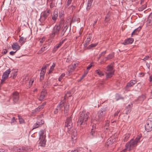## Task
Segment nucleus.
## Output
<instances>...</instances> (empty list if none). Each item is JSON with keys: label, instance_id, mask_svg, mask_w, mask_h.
<instances>
[{"label": "nucleus", "instance_id": "obj_1", "mask_svg": "<svg viewBox=\"0 0 152 152\" xmlns=\"http://www.w3.org/2000/svg\"><path fill=\"white\" fill-rule=\"evenodd\" d=\"M73 124L72 121L71 117H68L65 122V129H67V132L69 133L70 132H72L71 138L72 140H75L77 138V130L76 129H74L72 131H71L72 128L73 127Z\"/></svg>", "mask_w": 152, "mask_h": 152}, {"label": "nucleus", "instance_id": "obj_2", "mask_svg": "<svg viewBox=\"0 0 152 152\" xmlns=\"http://www.w3.org/2000/svg\"><path fill=\"white\" fill-rule=\"evenodd\" d=\"M142 135L140 134L134 139H132L126 145V148L123 150V152H125L127 150L130 151L134 148L136 147L138 143L140 142V139L141 138Z\"/></svg>", "mask_w": 152, "mask_h": 152}, {"label": "nucleus", "instance_id": "obj_3", "mask_svg": "<svg viewBox=\"0 0 152 152\" xmlns=\"http://www.w3.org/2000/svg\"><path fill=\"white\" fill-rule=\"evenodd\" d=\"M89 113L83 111L80 113L77 121V124L81 125L86 124V121L89 118Z\"/></svg>", "mask_w": 152, "mask_h": 152}, {"label": "nucleus", "instance_id": "obj_4", "mask_svg": "<svg viewBox=\"0 0 152 152\" xmlns=\"http://www.w3.org/2000/svg\"><path fill=\"white\" fill-rule=\"evenodd\" d=\"M61 30V26L59 24H56L53 27L51 34L50 35V37L51 39H53L55 36L58 37L59 31Z\"/></svg>", "mask_w": 152, "mask_h": 152}, {"label": "nucleus", "instance_id": "obj_5", "mask_svg": "<svg viewBox=\"0 0 152 152\" xmlns=\"http://www.w3.org/2000/svg\"><path fill=\"white\" fill-rule=\"evenodd\" d=\"M114 63H112L110 65H108L106 67V77L110 78L114 74V71L113 67Z\"/></svg>", "mask_w": 152, "mask_h": 152}, {"label": "nucleus", "instance_id": "obj_6", "mask_svg": "<svg viewBox=\"0 0 152 152\" xmlns=\"http://www.w3.org/2000/svg\"><path fill=\"white\" fill-rule=\"evenodd\" d=\"M107 107H103L102 108L98 115V119L99 120H102L107 113Z\"/></svg>", "mask_w": 152, "mask_h": 152}, {"label": "nucleus", "instance_id": "obj_7", "mask_svg": "<svg viewBox=\"0 0 152 152\" xmlns=\"http://www.w3.org/2000/svg\"><path fill=\"white\" fill-rule=\"evenodd\" d=\"M51 11L49 10H47L46 11L42 12L41 14L40 19L42 21H45L49 15Z\"/></svg>", "mask_w": 152, "mask_h": 152}, {"label": "nucleus", "instance_id": "obj_8", "mask_svg": "<svg viewBox=\"0 0 152 152\" xmlns=\"http://www.w3.org/2000/svg\"><path fill=\"white\" fill-rule=\"evenodd\" d=\"M19 94L17 92H15L12 94V98L13 101V104H15L17 103L19 99Z\"/></svg>", "mask_w": 152, "mask_h": 152}, {"label": "nucleus", "instance_id": "obj_9", "mask_svg": "<svg viewBox=\"0 0 152 152\" xmlns=\"http://www.w3.org/2000/svg\"><path fill=\"white\" fill-rule=\"evenodd\" d=\"M13 149L15 151H31L32 150L31 148L27 146L22 147L21 148H18L16 147H14L13 148Z\"/></svg>", "mask_w": 152, "mask_h": 152}, {"label": "nucleus", "instance_id": "obj_10", "mask_svg": "<svg viewBox=\"0 0 152 152\" xmlns=\"http://www.w3.org/2000/svg\"><path fill=\"white\" fill-rule=\"evenodd\" d=\"M145 130L148 132L152 130V121L148 119L145 127Z\"/></svg>", "mask_w": 152, "mask_h": 152}, {"label": "nucleus", "instance_id": "obj_11", "mask_svg": "<svg viewBox=\"0 0 152 152\" xmlns=\"http://www.w3.org/2000/svg\"><path fill=\"white\" fill-rule=\"evenodd\" d=\"M10 69H9L3 73L2 76V79L1 80L2 83L4 82L6 79L8 78L9 75L10 73Z\"/></svg>", "mask_w": 152, "mask_h": 152}, {"label": "nucleus", "instance_id": "obj_12", "mask_svg": "<svg viewBox=\"0 0 152 152\" xmlns=\"http://www.w3.org/2000/svg\"><path fill=\"white\" fill-rule=\"evenodd\" d=\"M44 121L41 120V119L37 121L35 124L34 126L33 129L37 128L40 126L41 125L44 123Z\"/></svg>", "mask_w": 152, "mask_h": 152}, {"label": "nucleus", "instance_id": "obj_13", "mask_svg": "<svg viewBox=\"0 0 152 152\" xmlns=\"http://www.w3.org/2000/svg\"><path fill=\"white\" fill-rule=\"evenodd\" d=\"M45 130H41L39 132V139L45 138L46 136Z\"/></svg>", "mask_w": 152, "mask_h": 152}, {"label": "nucleus", "instance_id": "obj_14", "mask_svg": "<svg viewBox=\"0 0 152 152\" xmlns=\"http://www.w3.org/2000/svg\"><path fill=\"white\" fill-rule=\"evenodd\" d=\"M134 41V39L132 38H129L125 40L122 44L124 45H126L130 44L132 43Z\"/></svg>", "mask_w": 152, "mask_h": 152}, {"label": "nucleus", "instance_id": "obj_15", "mask_svg": "<svg viewBox=\"0 0 152 152\" xmlns=\"http://www.w3.org/2000/svg\"><path fill=\"white\" fill-rule=\"evenodd\" d=\"M12 47L13 50H16V51L19 50L20 48L18 44L16 42L13 43Z\"/></svg>", "mask_w": 152, "mask_h": 152}, {"label": "nucleus", "instance_id": "obj_16", "mask_svg": "<svg viewBox=\"0 0 152 152\" xmlns=\"http://www.w3.org/2000/svg\"><path fill=\"white\" fill-rule=\"evenodd\" d=\"M68 27L67 26L63 27L61 29V31L60 32V34L61 36H63L64 35V34L65 33Z\"/></svg>", "mask_w": 152, "mask_h": 152}, {"label": "nucleus", "instance_id": "obj_17", "mask_svg": "<svg viewBox=\"0 0 152 152\" xmlns=\"http://www.w3.org/2000/svg\"><path fill=\"white\" fill-rule=\"evenodd\" d=\"M63 105L62 104H60L58 106L56 109L54 111V113L55 114H57L58 112V110H62V108H63Z\"/></svg>", "mask_w": 152, "mask_h": 152}, {"label": "nucleus", "instance_id": "obj_18", "mask_svg": "<svg viewBox=\"0 0 152 152\" xmlns=\"http://www.w3.org/2000/svg\"><path fill=\"white\" fill-rule=\"evenodd\" d=\"M39 139L40 140L39 143V145L42 147L45 146L46 142L45 138L40 139Z\"/></svg>", "mask_w": 152, "mask_h": 152}, {"label": "nucleus", "instance_id": "obj_19", "mask_svg": "<svg viewBox=\"0 0 152 152\" xmlns=\"http://www.w3.org/2000/svg\"><path fill=\"white\" fill-rule=\"evenodd\" d=\"M136 82L135 80H131L129 83H128L126 86L127 88L131 87L134 85Z\"/></svg>", "mask_w": 152, "mask_h": 152}, {"label": "nucleus", "instance_id": "obj_20", "mask_svg": "<svg viewBox=\"0 0 152 152\" xmlns=\"http://www.w3.org/2000/svg\"><path fill=\"white\" fill-rule=\"evenodd\" d=\"M87 5L86 7V9L88 10L91 7V6L93 0H87Z\"/></svg>", "mask_w": 152, "mask_h": 152}, {"label": "nucleus", "instance_id": "obj_21", "mask_svg": "<svg viewBox=\"0 0 152 152\" xmlns=\"http://www.w3.org/2000/svg\"><path fill=\"white\" fill-rule=\"evenodd\" d=\"M64 41V40H63L62 41L60 42L57 45H56L55 46L53 49V50L55 51H56L63 44Z\"/></svg>", "mask_w": 152, "mask_h": 152}, {"label": "nucleus", "instance_id": "obj_22", "mask_svg": "<svg viewBox=\"0 0 152 152\" xmlns=\"http://www.w3.org/2000/svg\"><path fill=\"white\" fill-rule=\"evenodd\" d=\"M109 123L110 122L109 121H106L105 124L104 125V131L106 132V131L109 128Z\"/></svg>", "mask_w": 152, "mask_h": 152}, {"label": "nucleus", "instance_id": "obj_23", "mask_svg": "<svg viewBox=\"0 0 152 152\" xmlns=\"http://www.w3.org/2000/svg\"><path fill=\"white\" fill-rule=\"evenodd\" d=\"M46 94V91H42L40 94V96L39 99L40 100H42L45 97V95Z\"/></svg>", "mask_w": 152, "mask_h": 152}, {"label": "nucleus", "instance_id": "obj_24", "mask_svg": "<svg viewBox=\"0 0 152 152\" xmlns=\"http://www.w3.org/2000/svg\"><path fill=\"white\" fill-rule=\"evenodd\" d=\"M114 57V53H112L109 54L107 56L104 58L106 59L105 61H107V60H109L113 58Z\"/></svg>", "mask_w": 152, "mask_h": 152}, {"label": "nucleus", "instance_id": "obj_25", "mask_svg": "<svg viewBox=\"0 0 152 152\" xmlns=\"http://www.w3.org/2000/svg\"><path fill=\"white\" fill-rule=\"evenodd\" d=\"M58 16V15L57 14V12L56 11H54L53 13V15L52 16V19L54 20H56Z\"/></svg>", "mask_w": 152, "mask_h": 152}, {"label": "nucleus", "instance_id": "obj_26", "mask_svg": "<svg viewBox=\"0 0 152 152\" xmlns=\"http://www.w3.org/2000/svg\"><path fill=\"white\" fill-rule=\"evenodd\" d=\"M48 49L47 46H43L42 48L38 52V54H40L42 53L44 51Z\"/></svg>", "mask_w": 152, "mask_h": 152}, {"label": "nucleus", "instance_id": "obj_27", "mask_svg": "<svg viewBox=\"0 0 152 152\" xmlns=\"http://www.w3.org/2000/svg\"><path fill=\"white\" fill-rule=\"evenodd\" d=\"M20 38L18 41L21 44H22L25 42L26 39L20 36Z\"/></svg>", "mask_w": 152, "mask_h": 152}, {"label": "nucleus", "instance_id": "obj_28", "mask_svg": "<svg viewBox=\"0 0 152 152\" xmlns=\"http://www.w3.org/2000/svg\"><path fill=\"white\" fill-rule=\"evenodd\" d=\"M141 28V27H139L135 29L132 33V35L133 34H137L139 32Z\"/></svg>", "mask_w": 152, "mask_h": 152}, {"label": "nucleus", "instance_id": "obj_29", "mask_svg": "<svg viewBox=\"0 0 152 152\" xmlns=\"http://www.w3.org/2000/svg\"><path fill=\"white\" fill-rule=\"evenodd\" d=\"M131 105L129 104L127 107H126V114H127L129 113L131 111Z\"/></svg>", "mask_w": 152, "mask_h": 152}, {"label": "nucleus", "instance_id": "obj_30", "mask_svg": "<svg viewBox=\"0 0 152 152\" xmlns=\"http://www.w3.org/2000/svg\"><path fill=\"white\" fill-rule=\"evenodd\" d=\"M114 141V140L113 139L110 138L107 140V145H111L113 143Z\"/></svg>", "mask_w": 152, "mask_h": 152}, {"label": "nucleus", "instance_id": "obj_31", "mask_svg": "<svg viewBox=\"0 0 152 152\" xmlns=\"http://www.w3.org/2000/svg\"><path fill=\"white\" fill-rule=\"evenodd\" d=\"M63 105V107L64 106V113H65L66 111H68L69 109V105L68 104H66L64 105L63 104H62Z\"/></svg>", "mask_w": 152, "mask_h": 152}, {"label": "nucleus", "instance_id": "obj_32", "mask_svg": "<svg viewBox=\"0 0 152 152\" xmlns=\"http://www.w3.org/2000/svg\"><path fill=\"white\" fill-rule=\"evenodd\" d=\"M97 45V43H95L94 44H92L88 46L87 48V49H90L92 48L95 47Z\"/></svg>", "mask_w": 152, "mask_h": 152}, {"label": "nucleus", "instance_id": "obj_33", "mask_svg": "<svg viewBox=\"0 0 152 152\" xmlns=\"http://www.w3.org/2000/svg\"><path fill=\"white\" fill-rule=\"evenodd\" d=\"M91 39L89 38H87L86 40L85 41V43L84 44V46L85 47H86L87 45L89 44Z\"/></svg>", "mask_w": 152, "mask_h": 152}, {"label": "nucleus", "instance_id": "obj_34", "mask_svg": "<svg viewBox=\"0 0 152 152\" xmlns=\"http://www.w3.org/2000/svg\"><path fill=\"white\" fill-rule=\"evenodd\" d=\"M145 99V95H142L139 96L138 100L139 101L142 102Z\"/></svg>", "mask_w": 152, "mask_h": 152}, {"label": "nucleus", "instance_id": "obj_35", "mask_svg": "<svg viewBox=\"0 0 152 152\" xmlns=\"http://www.w3.org/2000/svg\"><path fill=\"white\" fill-rule=\"evenodd\" d=\"M130 136V134H126L125 135V137L123 140L124 141V142L128 140V139L129 138V137Z\"/></svg>", "mask_w": 152, "mask_h": 152}, {"label": "nucleus", "instance_id": "obj_36", "mask_svg": "<svg viewBox=\"0 0 152 152\" xmlns=\"http://www.w3.org/2000/svg\"><path fill=\"white\" fill-rule=\"evenodd\" d=\"M64 15V11L61 10L59 12V17L60 18H63Z\"/></svg>", "mask_w": 152, "mask_h": 152}, {"label": "nucleus", "instance_id": "obj_37", "mask_svg": "<svg viewBox=\"0 0 152 152\" xmlns=\"http://www.w3.org/2000/svg\"><path fill=\"white\" fill-rule=\"evenodd\" d=\"M95 72L100 77L104 75V74L99 69L96 70Z\"/></svg>", "mask_w": 152, "mask_h": 152}, {"label": "nucleus", "instance_id": "obj_38", "mask_svg": "<svg viewBox=\"0 0 152 152\" xmlns=\"http://www.w3.org/2000/svg\"><path fill=\"white\" fill-rule=\"evenodd\" d=\"M146 5L145 4L144 5L138 8V10L139 11H142L144 10L146 7Z\"/></svg>", "mask_w": 152, "mask_h": 152}, {"label": "nucleus", "instance_id": "obj_39", "mask_svg": "<svg viewBox=\"0 0 152 152\" xmlns=\"http://www.w3.org/2000/svg\"><path fill=\"white\" fill-rule=\"evenodd\" d=\"M16 121L14 117H13L11 121L10 122L11 125H13L15 124L16 123Z\"/></svg>", "mask_w": 152, "mask_h": 152}, {"label": "nucleus", "instance_id": "obj_40", "mask_svg": "<svg viewBox=\"0 0 152 152\" xmlns=\"http://www.w3.org/2000/svg\"><path fill=\"white\" fill-rule=\"evenodd\" d=\"M65 74L64 73H63L61 74V75L59 76V77L58 78V81L60 82H61V81L63 78L65 76Z\"/></svg>", "mask_w": 152, "mask_h": 152}, {"label": "nucleus", "instance_id": "obj_41", "mask_svg": "<svg viewBox=\"0 0 152 152\" xmlns=\"http://www.w3.org/2000/svg\"><path fill=\"white\" fill-rule=\"evenodd\" d=\"M18 119H19V122L20 123V124L24 123V120L23 119V118L19 116H18Z\"/></svg>", "mask_w": 152, "mask_h": 152}, {"label": "nucleus", "instance_id": "obj_42", "mask_svg": "<svg viewBox=\"0 0 152 152\" xmlns=\"http://www.w3.org/2000/svg\"><path fill=\"white\" fill-rule=\"evenodd\" d=\"M55 64L53 63V65L50 67V69L49 70V73L53 71L55 67Z\"/></svg>", "mask_w": 152, "mask_h": 152}, {"label": "nucleus", "instance_id": "obj_43", "mask_svg": "<svg viewBox=\"0 0 152 152\" xmlns=\"http://www.w3.org/2000/svg\"><path fill=\"white\" fill-rule=\"evenodd\" d=\"M91 134L93 136H94L96 135V132L95 131V130L94 129H92L91 131Z\"/></svg>", "mask_w": 152, "mask_h": 152}, {"label": "nucleus", "instance_id": "obj_44", "mask_svg": "<svg viewBox=\"0 0 152 152\" xmlns=\"http://www.w3.org/2000/svg\"><path fill=\"white\" fill-rule=\"evenodd\" d=\"M45 75L42 73H40V81H42L44 78Z\"/></svg>", "mask_w": 152, "mask_h": 152}, {"label": "nucleus", "instance_id": "obj_45", "mask_svg": "<svg viewBox=\"0 0 152 152\" xmlns=\"http://www.w3.org/2000/svg\"><path fill=\"white\" fill-rule=\"evenodd\" d=\"M48 66V65L46 64V65L43 66L42 68V70L46 71V69L47 68V67Z\"/></svg>", "mask_w": 152, "mask_h": 152}, {"label": "nucleus", "instance_id": "obj_46", "mask_svg": "<svg viewBox=\"0 0 152 152\" xmlns=\"http://www.w3.org/2000/svg\"><path fill=\"white\" fill-rule=\"evenodd\" d=\"M72 0H68L67 3L66 4V5L67 6H68L69 5L71 4Z\"/></svg>", "mask_w": 152, "mask_h": 152}, {"label": "nucleus", "instance_id": "obj_47", "mask_svg": "<svg viewBox=\"0 0 152 152\" xmlns=\"http://www.w3.org/2000/svg\"><path fill=\"white\" fill-rule=\"evenodd\" d=\"M54 6V4L53 3V2H51L50 3V8H53Z\"/></svg>", "mask_w": 152, "mask_h": 152}, {"label": "nucleus", "instance_id": "obj_48", "mask_svg": "<svg viewBox=\"0 0 152 152\" xmlns=\"http://www.w3.org/2000/svg\"><path fill=\"white\" fill-rule=\"evenodd\" d=\"M17 75V70H15L14 71V73L13 74V77H15Z\"/></svg>", "mask_w": 152, "mask_h": 152}, {"label": "nucleus", "instance_id": "obj_49", "mask_svg": "<svg viewBox=\"0 0 152 152\" xmlns=\"http://www.w3.org/2000/svg\"><path fill=\"white\" fill-rule=\"evenodd\" d=\"M77 65V64H75L74 65L72 66V67L71 68V69H72V70H74L76 68Z\"/></svg>", "mask_w": 152, "mask_h": 152}, {"label": "nucleus", "instance_id": "obj_50", "mask_svg": "<svg viewBox=\"0 0 152 152\" xmlns=\"http://www.w3.org/2000/svg\"><path fill=\"white\" fill-rule=\"evenodd\" d=\"M120 112V110H117V111L114 114V116H117L119 113Z\"/></svg>", "mask_w": 152, "mask_h": 152}, {"label": "nucleus", "instance_id": "obj_51", "mask_svg": "<svg viewBox=\"0 0 152 152\" xmlns=\"http://www.w3.org/2000/svg\"><path fill=\"white\" fill-rule=\"evenodd\" d=\"M87 73V72H86V73H85L81 77L80 80H81L82 79H83V78L86 75Z\"/></svg>", "mask_w": 152, "mask_h": 152}, {"label": "nucleus", "instance_id": "obj_52", "mask_svg": "<svg viewBox=\"0 0 152 152\" xmlns=\"http://www.w3.org/2000/svg\"><path fill=\"white\" fill-rule=\"evenodd\" d=\"M92 66V65L91 64H89L87 68V70L88 71Z\"/></svg>", "mask_w": 152, "mask_h": 152}, {"label": "nucleus", "instance_id": "obj_53", "mask_svg": "<svg viewBox=\"0 0 152 152\" xmlns=\"http://www.w3.org/2000/svg\"><path fill=\"white\" fill-rule=\"evenodd\" d=\"M45 41V37H43L42 39H41L40 40V42L41 43H43V41Z\"/></svg>", "mask_w": 152, "mask_h": 152}, {"label": "nucleus", "instance_id": "obj_54", "mask_svg": "<svg viewBox=\"0 0 152 152\" xmlns=\"http://www.w3.org/2000/svg\"><path fill=\"white\" fill-rule=\"evenodd\" d=\"M16 51H11L10 53V55H12V56H13L14 55L15 53L16 52Z\"/></svg>", "mask_w": 152, "mask_h": 152}, {"label": "nucleus", "instance_id": "obj_55", "mask_svg": "<svg viewBox=\"0 0 152 152\" xmlns=\"http://www.w3.org/2000/svg\"><path fill=\"white\" fill-rule=\"evenodd\" d=\"M71 96V94H70L69 92H67L65 95V96L67 97H70Z\"/></svg>", "mask_w": 152, "mask_h": 152}, {"label": "nucleus", "instance_id": "obj_56", "mask_svg": "<svg viewBox=\"0 0 152 152\" xmlns=\"http://www.w3.org/2000/svg\"><path fill=\"white\" fill-rule=\"evenodd\" d=\"M7 52V50L6 49H4L2 52V53L3 54H5Z\"/></svg>", "mask_w": 152, "mask_h": 152}, {"label": "nucleus", "instance_id": "obj_57", "mask_svg": "<svg viewBox=\"0 0 152 152\" xmlns=\"http://www.w3.org/2000/svg\"><path fill=\"white\" fill-rule=\"evenodd\" d=\"M149 80L150 82H152V74L149 76Z\"/></svg>", "mask_w": 152, "mask_h": 152}, {"label": "nucleus", "instance_id": "obj_58", "mask_svg": "<svg viewBox=\"0 0 152 152\" xmlns=\"http://www.w3.org/2000/svg\"><path fill=\"white\" fill-rule=\"evenodd\" d=\"M106 51H103V52H102L101 53V54L102 55V56H104L106 54Z\"/></svg>", "mask_w": 152, "mask_h": 152}, {"label": "nucleus", "instance_id": "obj_59", "mask_svg": "<svg viewBox=\"0 0 152 152\" xmlns=\"http://www.w3.org/2000/svg\"><path fill=\"white\" fill-rule=\"evenodd\" d=\"M38 109H39V110H41L42 109L43 107H42V106L41 105H40V106H39L38 107Z\"/></svg>", "mask_w": 152, "mask_h": 152}, {"label": "nucleus", "instance_id": "obj_60", "mask_svg": "<svg viewBox=\"0 0 152 152\" xmlns=\"http://www.w3.org/2000/svg\"><path fill=\"white\" fill-rule=\"evenodd\" d=\"M34 82V80H31L29 82V83L31 84V85H32Z\"/></svg>", "mask_w": 152, "mask_h": 152}, {"label": "nucleus", "instance_id": "obj_61", "mask_svg": "<svg viewBox=\"0 0 152 152\" xmlns=\"http://www.w3.org/2000/svg\"><path fill=\"white\" fill-rule=\"evenodd\" d=\"M92 37V35L91 34H88V36L87 38H89L91 39V38Z\"/></svg>", "mask_w": 152, "mask_h": 152}, {"label": "nucleus", "instance_id": "obj_62", "mask_svg": "<svg viewBox=\"0 0 152 152\" xmlns=\"http://www.w3.org/2000/svg\"><path fill=\"white\" fill-rule=\"evenodd\" d=\"M150 17H149L148 18V20H147V22H149V23H151V20H150L149 18H150Z\"/></svg>", "mask_w": 152, "mask_h": 152}, {"label": "nucleus", "instance_id": "obj_63", "mask_svg": "<svg viewBox=\"0 0 152 152\" xmlns=\"http://www.w3.org/2000/svg\"><path fill=\"white\" fill-rule=\"evenodd\" d=\"M40 110L39 109H38V107L36 108L34 110L35 112L39 111Z\"/></svg>", "mask_w": 152, "mask_h": 152}, {"label": "nucleus", "instance_id": "obj_64", "mask_svg": "<svg viewBox=\"0 0 152 152\" xmlns=\"http://www.w3.org/2000/svg\"><path fill=\"white\" fill-rule=\"evenodd\" d=\"M79 150L78 149H76L74 150L73 151H72L71 152H78Z\"/></svg>", "mask_w": 152, "mask_h": 152}]
</instances>
